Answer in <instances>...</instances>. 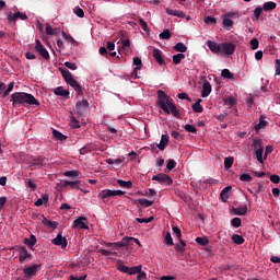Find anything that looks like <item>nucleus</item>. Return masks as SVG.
<instances>
[{
    "mask_svg": "<svg viewBox=\"0 0 280 280\" xmlns=\"http://www.w3.org/2000/svg\"><path fill=\"white\" fill-rule=\"evenodd\" d=\"M261 12H264V8L258 7L254 10V16L257 21H259V16H261Z\"/></svg>",
    "mask_w": 280,
    "mask_h": 280,
    "instance_id": "57",
    "label": "nucleus"
},
{
    "mask_svg": "<svg viewBox=\"0 0 280 280\" xmlns=\"http://www.w3.org/2000/svg\"><path fill=\"white\" fill-rule=\"evenodd\" d=\"M51 243L55 244V246H60L61 248H67L68 244L67 237L62 236L61 233H59L57 237L51 241Z\"/></svg>",
    "mask_w": 280,
    "mask_h": 280,
    "instance_id": "12",
    "label": "nucleus"
},
{
    "mask_svg": "<svg viewBox=\"0 0 280 280\" xmlns=\"http://www.w3.org/2000/svg\"><path fill=\"white\" fill-rule=\"evenodd\" d=\"M225 104H228V106H235L237 104V101L234 97H228L225 98Z\"/></svg>",
    "mask_w": 280,
    "mask_h": 280,
    "instance_id": "62",
    "label": "nucleus"
},
{
    "mask_svg": "<svg viewBox=\"0 0 280 280\" xmlns=\"http://www.w3.org/2000/svg\"><path fill=\"white\" fill-rule=\"evenodd\" d=\"M153 58L156 60V62L163 67L165 65V60H163V56L161 55V50L159 48L153 49Z\"/></svg>",
    "mask_w": 280,
    "mask_h": 280,
    "instance_id": "19",
    "label": "nucleus"
},
{
    "mask_svg": "<svg viewBox=\"0 0 280 280\" xmlns=\"http://www.w3.org/2000/svg\"><path fill=\"white\" fill-rule=\"evenodd\" d=\"M233 189L231 186H226L220 194V198L223 202H226L229 200V192Z\"/></svg>",
    "mask_w": 280,
    "mask_h": 280,
    "instance_id": "23",
    "label": "nucleus"
},
{
    "mask_svg": "<svg viewBox=\"0 0 280 280\" xmlns=\"http://www.w3.org/2000/svg\"><path fill=\"white\" fill-rule=\"evenodd\" d=\"M221 75L225 80H233V73H231V70H229V69H223L221 72Z\"/></svg>",
    "mask_w": 280,
    "mask_h": 280,
    "instance_id": "41",
    "label": "nucleus"
},
{
    "mask_svg": "<svg viewBox=\"0 0 280 280\" xmlns=\"http://www.w3.org/2000/svg\"><path fill=\"white\" fill-rule=\"evenodd\" d=\"M256 159L258 163H264V150L259 149L256 151Z\"/></svg>",
    "mask_w": 280,
    "mask_h": 280,
    "instance_id": "54",
    "label": "nucleus"
},
{
    "mask_svg": "<svg viewBox=\"0 0 280 280\" xmlns=\"http://www.w3.org/2000/svg\"><path fill=\"white\" fill-rule=\"evenodd\" d=\"M52 137H55L57 139V141H66L67 140V136L62 135L60 131L54 129L52 130Z\"/></svg>",
    "mask_w": 280,
    "mask_h": 280,
    "instance_id": "32",
    "label": "nucleus"
},
{
    "mask_svg": "<svg viewBox=\"0 0 280 280\" xmlns=\"http://www.w3.org/2000/svg\"><path fill=\"white\" fill-rule=\"evenodd\" d=\"M65 67H67V69H70L71 71H75V69H78V66L71 61H66Z\"/></svg>",
    "mask_w": 280,
    "mask_h": 280,
    "instance_id": "60",
    "label": "nucleus"
},
{
    "mask_svg": "<svg viewBox=\"0 0 280 280\" xmlns=\"http://www.w3.org/2000/svg\"><path fill=\"white\" fill-rule=\"evenodd\" d=\"M55 95H58L59 97H69L70 93L69 90H65L62 86H58L54 90Z\"/></svg>",
    "mask_w": 280,
    "mask_h": 280,
    "instance_id": "20",
    "label": "nucleus"
},
{
    "mask_svg": "<svg viewBox=\"0 0 280 280\" xmlns=\"http://www.w3.org/2000/svg\"><path fill=\"white\" fill-rule=\"evenodd\" d=\"M80 180H75V182H69V180H65L62 184V187H70V189H80Z\"/></svg>",
    "mask_w": 280,
    "mask_h": 280,
    "instance_id": "24",
    "label": "nucleus"
},
{
    "mask_svg": "<svg viewBox=\"0 0 280 280\" xmlns=\"http://www.w3.org/2000/svg\"><path fill=\"white\" fill-rule=\"evenodd\" d=\"M173 233L177 240H182L183 233L180 232V229L178 226H173Z\"/></svg>",
    "mask_w": 280,
    "mask_h": 280,
    "instance_id": "55",
    "label": "nucleus"
},
{
    "mask_svg": "<svg viewBox=\"0 0 280 280\" xmlns=\"http://www.w3.org/2000/svg\"><path fill=\"white\" fill-rule=\"evenodd\" d=\"M139 25L143 30V32H150V27L148 26V22L143 19L139 18Z\"/></svg>",
    "mask_w": 280,
    "mask_h": 280,
    "instance_id": "45",
    "label": "nucleus"
},
{
    "mask_svg": "<svg viewBox=\"0 0 280 280\" xmlns=\"http://www.w3.org/2000/svg\"><path fill=\"white\" fill-rule=\"evenodd\" d=\"M175 51H178L179 54H185L187 51V47L185 46L184 43H177L174 46Z\"/></svg>",
    "mask_w": 280,
    "mask_h": 280,
    "instance_id": "36",
    "label": "nucleus"
},
{
    "mask_svg": "<svg viewBox=\"0 0 280 280\" xmlns=\"http://www.w3.org/2000/svg\"><path fill=\"white\" fill-rule=\"evenodd\" d=\"M250 47H252L253 50L259 49V39L258 38H253L250 40Z\"/></svg>",
    "mask_w": 280,
    "mask_h": 280,
    "instance_id": "59",
    "label": "nucleus"
},
{
    "mask_svg": "<svg viewBox=\"0 0 280 280\" xmlns=\"http://www.w3.org/2000/svg\"><path fill=\"white\" fill-rule=\"evenodd\" d=\"M240 180H242L243 183H250V180H253V176L247 173H243L240 175Z\"/></svg>",
    "mask_w": 280,
    "mask_h": 280,
    "instance_id": "43",
    "label": "nucleus"
},
{
    "mask_svg": "<svg viewBox=\"0 0 280 280\" xmlns=\"http://www.w3.org/2000/svg\"><path fill=\"white\" fill-rule=\"evenodd\" d=\"M117 270H119L120 272H124L125 275L129 273L130 267L124 265V261L118 260L117 262Z\"/></svg>",
    "mask_w": 280,
    "mask_h": 280,
    "instance_id": "28",
    "label": "nucleus"
},
{
    "mask_svg": "<svg viewBox=\"0 0 280 280\" xmlns=\"http://www.w3.org/2000/svg\"><path fill=\"white\" fill-rule=\"evenodd\" d=\"M166 14H168L170 16H177L178 19H185V12H183L182 10H173L166 8Z\"/></svg>",
    "mask_w": 280,
    "mask_h": 280,
    "instance_id": "18",
    "label": "nucleus"
},
{
    "mask_svg": "<svg viewBox=\"0 0 280 280\" xmlns=\"http://www.w3.org/2000/svg\"><path fill=\"white\" fill-rule=\"evenodd\" d=\"M223 27H228V30H231L233 27V20L230 18H225L223 20Z\"/></svg>",
    "mask_w": 280,
    "mask_h": 280,
    "instance_id": "50",
    "label": "nucleus"
},
{
    "mask_svg": "<svg viewBox=\"0 0 280 280\" xmlns=\"http://www.w3.org/2000/svg\"><path fill=\"white\" fill-rule=\"evenodd\" d=\"M46 34H48V36H58L60 28H52L51 25L46 24Z\"/></svg>",
    "mask_w": 280,
    "mask_h": 280,
    "instance_id": "25",
    "label": "nucleus"
},
{
    "mask_svg": "<svg viewBox=\"0 0 280 280\" xmlns=\"http://www.w3.org/2000/svg\"><path fill=\"white\" fill-rule=\"evenodd\" d=\"M233 156H228L224 159V168L225 170H231V167H233Z\"/></svg>",
    "mask_w": 280,
    "mask_h": 280,
    "instance_id": "37",
    "label": "nucleus"
},
{
    "mask_svg": "<svg viewBox=\"0 0 280 280\" xmlns=\"http://www.w3.org/2000/svg\"><path fill=\"white\" fill-rule=\"evenodd\" d=\"M133 65L136 66L137 69H141V67H143V62L139 57H133Z\"/></svg>",
    "mask_w": 280,
    "mask_h": 280,
    "instance_id": "58",
    "label": "nucleus"
},
{
    "mask_svg": "<svg viewBox=\"0 0 280 280\" xmlns=\"http://www.w3.org/2000/svg\"><path fill=\"white\" fill-rule=\"evenodd\" d=\"M61 36L65 40H67L68 43H71V45H78V42H75L73 37L67 34L65 31L61 32Z\"/></svg>",
    "mask_w": 280,
    "mask_h": 280,
    "instance_id": "34",
    "label": "nucleus"
},
{
    "mask_svg": "<svg viewBox=\"0 0 280 280\" xmlns=\"http://www.w3.org/2000/svg\"><path fill=\"white\" fill-rule=\"evenodd\" d=\"M19 253H20V262L21 264H25V261H27V259H32V254H30V252H27V248H25V246H20L19 247Z\"/></svg>",
    "mask_w": 280,
    "mask_h": 280,
    "instance_id": "11",
    "label": "nucleus"
},
{
    "mask_svg": "<svg viewBox=\"0 0 280 280\" xmlns=\"http://www.w3.org/2000/svg\"><path fill=\"white\" fill-rule=\"evenodd\" d=\"M45 161L46 159L44 156H38L37 159L34 160L33 165H38V166L47 165Z\"/></svg>",
    "mask_w": 280,
    "mask_h": 280,
    "instance_id": "44",
    "label": "nucleus"
},
{
    "mask_svg": "<svg viewBox=\"0 0 280 280\" xmlns=\"http://www.w3.org/2000/svg\"><path fill=\"white\" fill-rule=\"evenodd\" d=\"M165 242L167 246H174V238H172V234L170 232L165 235Z\"/></svg>",
    "mask_w": 280,
    "mask_h": 280,
    "instance_id": "53",
    "label": "nucleus"
},
{
    "mask_svg": "<svg viewBox=\"0 0 280 280\" xmlns=\"http://www.w3.org/2000/svg\"><path fill=\"white\" fill-rule=\"evenodd\" d=\"M61 71V75L63 78V80L67 82V84H69L78 95H81L82 93V85H80V83H78V81L75 79H73V74H71V72L67 69H60Z\"/></svg>",
    "mask_w": 280,
    "mask_h": 280,
    "instance_id": "3",
    "label": "nucleus"
},
{
    "mask_svg": "<svg viewBox=\"0 0 280 280\" xmlns=\"http://www.w3.org/2000/svg\"><path fill=\"white\" fill-rule=\"evenodd\" d=\"M276 8H277V3L272 2V1L265 2L262 5V10L265 12H270V11L275 10Z\"/></svg>",
    "mask_w": 280,
    "mask_h": 280,
    "instance_id": "27",
    "label": "nucleus"
},
{
    "mask_svg": "<svg viewBox=\"0 0 280 280\" xmlns=\"http://www.w3.org/2000/svg\"><path fill=\"white\" fill-rule=\"evenodd\" d=\"M211 95V83L209 81H205L201 91V97H209Z\"/></svg>",
    "mask_w": 280,
    "mask_h": 280,
    "instance_id": "17",
    "label": "nucleus"
},
{
    "mask_svg": "<svg viewBox=\"0 0 280 280\" xmlns=\"http://www.w3.org/2000/svg\"><path fill=\"white\" fill-rule=\"evenodd\" d=\"M25 185L32 189V191H36L37 186L32 179H25Z\"/></svg>",
    "mask_w": 280,
    "mask_h": 280,
    "instance_id": "48",
    "label": "nucleus"
},
{
    "mask_svg": "<svg viewBox=\"0 0 280 280\" xmlns=\"http://www.w3.org/2000/svg\"><path fill=\"white\" fill-rule=\"evenodd\" d=\"M70 121H71V125H72V127H74V128H80V121H78L77 119H75V116H71L70 117Z\"/></svg>",
    "mask_w": 280,
    "mask_h": 280,
    "instance_id": "64",
    "label": "nucleus"
},
{
    "mask_svg": "<svg viewBox=\"0 0 280 280\" xmlns=\"http://www.w3.org/2000/svg\"><path fill=\"white\" fill-rule=\"evenodd\" d=\"M152 180H156L158 183H160V185H172V183H174V180L172 179V177H170V175L165 174V173H159L156 175H154L152 177Z\"/></svg>",
    "mask_w": 280,
    "mask_h": 280,
    "instance_id": "6",
    "label": "nucleus"
},
{
    "mask_svg": "<svg viewBox=\"0 0 280 280\" xmlns=\"http://www.w3.org/2000/svg\"><path fill=\"white\" fill-rule=\"evenodd\" d=\"M141 272V265L129 267V273L128 275H139Z\"/></svg>",
    "mask_w": 280,
    "mask_h": 280,
    "instance_id": "46",
    "label": "nucleus"
},
{
    "mask_svg": "<svg viewBox=\"0 0 280 280\" xmlns=\"http://www.w3.org/2000/svg\"><path fill=\"white\" fill-rule=\"evenodd\" d=\"M235 215H246L248 213V208L246 206H240L238 208H232Z\"/></svg>",
    "mask_w": 280,
    "mask_h": 280,
    "instance_id": "21",
    "label": "nucleus"
},
{
    "mask_svg": "<svg viewBox=\"0 0 280 280\" xmlns=\"http://www.w3.org/2000/svg\"><path fill=\"white\" fill-rule=\"evenodd\" d=\"M137 202L141 206L144 207V209H148V207H152V205H154V201L152 200H148V199H138L133 202V205H137Z\"/></svg>",
    "mask_w": 280,
    "mask_h": 280,
    "instance_id": "22",
    "label": "nucleus"
},
{
    "mask_svg": "<svg viewBox=\"0 0 280 280\" xmlns=\"http://www.w3.org/2000/svg\"><path fill=\"white\" fill-rule=\"evenodd\" d=\"M221 51H223V54H225V56H233V54H235V44L221 43Z\"/></svg>",
    "mask_w": 280,
    "mask_h": 280,
    "instance_id": "9",
    "label": "nucleus"
},
{
    "mask_svg": "<svg viewBox=\"0 0 280 280\" xmlns=\"http://www.w3.org/2000/svg\"><path fill=\"white\" fill-rule=\"evenodd\" d=\"M86 218L85 217H80L78 219L74 220L73 222V228L74 229H83V230H88L89 225H86Z\"/></svg>",
    "mask_w": 280,
    "mask_h": 280,
    "instance_id": "13",
    "label": "nucleus"
},
{
    "mask_svg": "<svg viewBox=\"0 0 280 280\" xmlns=\"http://www.w3.org/2000/svg\"><path fill=\"white\" fill-rule=\"evenodd\" d=\"M205 23H207V25H215V23H218V20H215V18L213 16H206L205 18Z\"/></svg>",
    "mask_w": 280,
    "mask_h": 280,
    "instance_id": "52",
    "label": "nucleus"
},
{
    "mask_svg": "<svg viewBox=\"0 0 280 280\" xmlns=\"http://www.w3.org/2000/svg\"><path fill=\"white\" fill-rule=\"evenodd\" d=\"M11 102L13 106H25L28 104L30 106H38V100L34 97V95L24 93V92H15L11 95Z\"/></svg>",
    "mask_w": 280,
    "mask_h": 280,
    "instance_id": "2",
    "label": "nucleus"
},
{
    "mask_svg": "<svg viewBox=\"0 0 280 280\" xmlns=\"http://www.w3.org/2000/svg\"><path fill=\"white\" fill-rule=\"evenodd\" d=\"M43 268V265H33L31 267H27L23 270L24 277H34L40 269Z\"/></svg>",
    "mask_w": 280,
    "mask_h": 280,
    "instance_id": "10",
    "label": "nucleus"
},
{
    "mask_svg": "<svg viewBox=\"0 0 280 280\" xmlns=\"http://www.w3.org/2000/svg\"><path fill=\"white\" fill-rule=\"evenodd\" d=\"M207 45L212 54H220L222 51V44H218L212 40H208Z\"/></svg>",
    "mask_w": 280,
    "mask_h": 280,
    "instance_id": "14",
    "label": "nucleus"
},
{
    "mask_svg": "<svg viewBox=\"0 0 280 280\" xmlns=\"http://www.w3.org/2000/svg\"><path fill=\"white\" fill-rule=\"evenodd\" d=\"M119 187H124L125 189H132V182L131 180H124V179H118L117 180Z\"/></svg>",
    "mask_w": 280,
    "mask_h": 280,
    "instance_id": "30",
    "label": "nucleus"
},
{
    "mask_svg": "<svg viewBox=\"0 0 280 280\" xmlns=\"http://www.w3.org/2000/svg\"><path fill=\"white\" fill-rule=\"evenodd\" d=\"M267 126L268 121H266L264 116H261L259 122L255 126V130H261V128H266Z\"/></svg>",
    "mask_w": 280,
    "mask_h": 280,
    "instance_id": "38",
    "label": "nucleus"
},
{
    "mask_svg": "<svg viewBox=\"0 0 280 280\" xmlns=\"http://www.w3.org/2000/svg\"><path fill=\"white\" fill-rule=\"evenodd\" d=\"M196 242L199 244V246H207V244H209V238H207V237H197Z\"/></svg>",
    "mask_w": 280,
    "mask_h": 280,
    "instance_id": "49",
    "label": "nucleus"
},
{
    "mask_svg": "<svg viewBox=\"0 0 280 280\" xmlns=\"http://www.w3.org/2000/svg\"><path fill=\"white\" fill-rule=\"evenodd\" d=\"M201 102L202 100L198 98V101L195 104H192L194 113H202L203 108H202V105H200Z\"/></svg>",
    "mask_w": 280,
    "mask_h": 280,
    "instance_id": "35",
    "label": "nucleus"
},
{
    "mask_svg": "<svg viewBox=\"0 0 280 280\" xmlns=\"http://www.w3.org/2000/svg\"><path fill=\"white\" fill-rule=\"evenodd\" d=\"M185 130L186 132H192V135H196V132H198V129L196 128V126L194 125H185Z\"/></svg>",
    "mask_w": 280,
    "mask_h": 280,
    "instance_id": "47",
    "label": "nucleus"
},
{
    "mask_svg": "<svg viewBox=\"0 0 280 280\" xmlns=\"http://www.w3.org/2000/svg\"><path fill=\"white\" fill-rule=\"evenodd\" d=\"M98 198H101V200H103L104 202H108V198H115V196L113 190L105 189L98 194Z\"/></svg>",
    "mask_w": 280,
    "mask_h": 280,
    "instance_id": "15",
    "label": "nucleus"
},
{
    "mask_svg": "<svg viewBox=\"0 0 280 280\" xmlns=\"http://www.w3.org/2000/svg\"><path fill=\"white\" fill-rule=\"evenodd\" d=\"M174 167H176V161L170 160L167 162L166 170H168V172H172V170H174Z\"/></svg>",
    "mask_w": 280,
    "mask_h": 280,
    "instance_id": "63",
    "label": "nucleus"
},
{
    "mask_svg": "<svg viewBox=\"0 0 280 280\" xmlns=\"http://www.w3.org/2000/svg\"><path fill=\"white\" fill-rule=\"evenodd\" d=\"M158 105L166 115L172 114L176 119H180V112L176 104H174V100H172L163 90L158 91Z\"/></svg>",
    "mask_w": 280,
    "mask_h": 280,
    "instance_id": "1",
    "label": "nucleus"
},
{
    "mask_svg": "<svg viewBox=\"0 0 280 280\" xmlns=\"http://www.w3.org/2000/svg\"><path fill=\"white\" fill-rule=\"evenodd\" d=\"M7 21L9 23H16V21H19V19L21 21H27V14L23 13V12H15V13H12L11 11L7 12Z\"/></svg>",
    "mask_w": 280,
    "mask_h": 280,
    "instance_id": "5",
    "label": "nucleus"
},
{
    "mask_svg": "<svg viewBox=\"0 0 280 280\" xmlns=\"http://www.w3.org/2000/svg\"><path fill=\"white\" fill-rule=\"evenodd\" d=\"M160 38L162 40H170V38H172V33L170 32V30H164L161 34H160Z\"/></svg>",
    "mask_w": 280,
    "mask_h": 280,
    "instance_id": "40",
    "label": "nucleus"
},
{
    "mask_svg": "<svg viewBox=\"0 0 280 280\" xmlns=\"http://www.w3.org/2000/svg\"><path fill=\"white\" fill-rule=\"evenodd\" d=\"M167 145H170V136L162 135L161 141L159 144H156V148H159V150H161L163 152V150H165V148H167Z\"/></svg>",
    "mask_w": 280,
    "mask_h": 280,
    "instance_id": "16",
    "label": "nucleus"
},
{
    "mask_svg": "<svg viewBox=\"0 0 280 280\" xmlns=\"http://www.w3.org/2000/svg\"><path fill=\"white\" fill-rule=\"evenodd\" d=\"M232 242H234V244H237L240 246V245L244 244L245 240H244V236H242V235L233 234Z\"/></svg>",
    "mask_w": 280,
    "mask_h": 280,
    "instance_id": "31",
    "label": "nucleus"
},
{
    "mask_svg": "<svg viewBox=\"0 0 280 280\" xmlns=\"http://www.w3.org/2000/svg\"><path fill=\"white\" fill-rule=\"evenodd\" d=\"M36 236L32 234L30 238H24V244L28 246V248H33V246H36Z\"/></svg>",
    "mask_w": 280,
    "mask_h": 280,
    "instance_id": "26",
    "label": "nucleus"
},
{
    "mask_svg": "<svg viewBox=\"0 0 280 280\" xmlns=\"http://www.w3.org/2000/svg\"><path fill=\"white\" fill-rule=\"evenodd\" d=\"M74 14H77V16H79V19H84V10H82L80 7H77L74 9Z\"/></svg>",
    "mask_w": 280,
    "mask_h": 280,
    "instance_id": "61",
    "label": "nucleus"
},
{
    "mask_svg": "<svg viewBox=\"0 0 280 280\" xmlns=\"http://www.w3.org/2000/svg\"><path fill=\"white\" fill-rule=\"evenodd\" d=\"M35 49L38 51L42 58H44V60H49V51H47L46 47L43 46L40 39H36Z\"/></svg>",
    "mask_w": 280,
    "mask_h": 280,
    "instance_id": "8",
    "label": "nucleus"
},
{
    "mask_svg": "<svg viewBox=\"0 0 280 280\" xmlns=\"http://www.w3.org/2000/svg\"><path fill=\"white\" fill-rule=\"evenodd\" d=\"M183 60H185V54H183V52H179V54L173 56L174 65H180V62H183Z\"/></svg>",
    "mask_w": 280,
    "mask_h": 280,
    "instance_id": "29",
    "label": "nucleus"
},
{
    "mask_svg": "<svg viewBox=\"0 0 280 280\" xmlns=\"http://www.w3.org/2000/svg\"><path fill=\"white\" fill-rule=\"evenodd\" d=\"M132 242H135V244H137L138 246H141V242H139V238L135 237H124L117 243H107L106 246H114V248H124L126 246H132Z\"/></svg>",
    "mask_w": 280,
    "mask_h": 280,
    "instance_id": "4",
    "label": "nucleus"
},
{
    "mask_svg": "<svg viewBox=\"0 0 280 280\" xmlns=\"http://www.w3.org/2000/svg\"><path fill=\"white\" fill-rule=\"evenodd\" d=\"M154 220V217H149V218H136V222H138L139 224H150V222H152Z\"/></svg>",
    "mask_w": 280,
    "mask_h": 280,
    "instance_id": "39",
    "label": "nucleus"
},
{
    "mask_svg": "<svg viewBox=\"0 0 280 280\" xmlns=\"http://www.w3.org/2000/svg\"><path fill=\"white\" fill-rule=\"evenodd\" d=\"M42 222H43L44 226H48L49 229H56L58 226V223L50 221L47 218H44Z\"/></svg>",
    "mask_w": 280,
    "mask_h": 280,
    "instance_id": "33",
    "label": "nucleus"
},
{
    "mask_svg": "<svg viewBox=\"0 0 280 280\" xmlns=\"http://www.w3.org/2000/svg\"><path fill=\"white\" fill-rule=\"evenodd\" d=\"M13 89H14V82H11L8 85V89L3 92V97H8V95H10V93H12Z\"/></svg>",
    "mask_w": 280,
    "mask_h": 280,
    "instance_id": "56",
    "label": "nucleus"
},
{
    "mask_svg": "<svg viewBox=\"0 0 280 280\" xmlns=\"http://www.w3.org/2000/svg\"><path fill=\"white\" fill-rule=\"evenodd\" d=\"M253 145L255 152H257L258 150H264V142H261V140H254Z\"/></svg>",
    "mask_w": 280,
    "mask_h": 280,
    "instance_id": "42",
    "label": "nucleus"
},
{
    "mask_svg": "<svg viewBox=\"0 0 280 280\" xmlns=\"http://www.w3.org/2000/svg\"><path fill=\"white\" fill-rule=\"evenodd\" d=\"M86 108H89L88 100L83 98L82 101L77 102L75 110H77V114L79 115V117L84 116V113H86Z\"/></svg>",
    "mask_w": 280,
    "mask_h": 280,
    "instance_id": "7",
    "label": "nucleus"
},
{
    "mask_svg": "<svg viewBox=\"0 0 280 280\" xmlns=\"http://www.w3.org/2000/svg\"><path fill=\"white\" fill-rule=\"evenodd\" d=\"M232 226H234L235 229H240V226H242V219L240 218H234L231 221Z\"/></svg>",
    "mask_w": 280,
    "mask_h": 280,
    "instance_id": "51",
    "label": "nucleus"
}]
</instances>
